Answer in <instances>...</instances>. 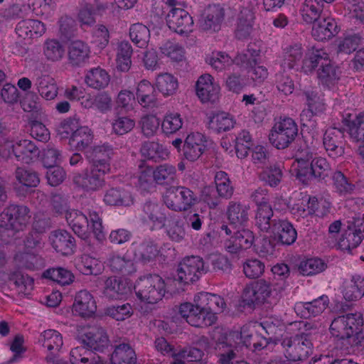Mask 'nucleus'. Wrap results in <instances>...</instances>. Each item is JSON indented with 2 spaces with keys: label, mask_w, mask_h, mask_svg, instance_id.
<instances>
[{
  "label": "nucleus",
  "mask_w": 364,
  "mask_h": 364,
  "mask_svg": "<svg viewBox=\"0 0 364 364\" xmlns=\"http://www.w3.org/2000/svg\"><path fill=\"white\" fill-rule=\"evenodd\" d=\"M292 170L299 180L306 183L311 178L322 180L328 177L331 173V166L326 158H314L311 152L304 150L294 161Z\"/></svg>",
  "instance_id": "1"
},
{
  "label": "nucleus",
  "mask_w": 364,
  "mask_h": 364,
  "mask_svg": "<svg viewBox=\"0 0 364 364\" xmlns=\"http://www.w3.org/2000/svg\"><path fill=\"white\" fill-rule=\"evenodd\" d=\"M39 155V149L29 139L8 138L0 144V156L6 160L15 158L19 162L29 164Z\"/></svg>",
  "instance_id": "2"
},
{
  "label": "nucleus",
  "mask_w": 364,
  "mask_h": 364,
  "mask_svg": "<svg viewBox=\"0 0 364 364\" xmlns=\"http://www.w3.org/2000/svg\"><path fill=\"white\" fill-rule=\"evenodd\" d=\"M156 350L163 355L171 356V364H203L201 360L204 353L200 348L193 346H178L175 348L164 337L156 338L154 342Z\"/></svg>",
  "instance_id": "3"
},
{
  "label": "nucleus",
  "mask_w": 364,
  "mask_h": 364,
  "mask_svg": "<svg viewBox=\"0 0 364 364\" xmlns=\"http://www.w3.org/2000/svg\"><path fill=\"white\" fill-rule=\"evenodd\" d=\"M137 298L148 304L161 301L166 293V284L158 274H148L139 277L134 285Z\"/></svg>",
  "instance_id": "4"
},
{
  "label": "nucleus",
  "mask_w": 364,
  "mask_h": 364,
  "mask_svg": "<svg viewBox=\"0 0 364 364\" xmlns=\"http://www.w3.org/2000/svg\"><path fill=\"white\" fill-rule=\"evenodd\" d=\"M363 324L360 314H347L335 318L330 326L331 335L339 339L353 338L354 342L360 341Z\"/></svg>",
  "instance_id": "5"
},
{
  "label": "nucleus",
  "mask_w": 364,
  "mask_h": 364,
  "mask_svg": "<svg viewBox=\"0 0 364 364\" xmlns=\"http://www.w3.org/2000/svg\"><path fill=\"white\" fill-rule=\"evenodd\" d=\"M298 134V126L290 117L280 118L272 127L269 139L278 149L288 147Z\"/></svg>",
  "instance_id": "6"
},
{
  "label": "nucleus",
  "mask_w": 364,
  "mask_h": 364,
  "mask_svg": "<svg viewBox=\"0 0 364 364\" xmlns=\"http://www.w3.org/2000/svg\"><path fill=\"white\" fill-rule=\"evenodd\" d=\"M164 205L174 211H185L197 201L196 194L185 186H170L162 196Z\"/></svg>",
  "instance_id": "7"
},
{
  "label": "nucleus",
  "mask_w": 364,
  "mask_h": 364,
  "mask_svg": "<svg viewBox=\"0 0 364 364\" xmlns=\"http://www.w3.org/2000/svg\"><path fill=\"white\" fill-rule=\"evenodd\" d=\"M31 218L26 205H10L0 214V227L14 232L23 231Z\"/></svg>",
  "instance_id": "8"
},
{
  "label": "nucleus",
  "mask_w": 364,
  "mask_h": 364,
  "mask_svg": "<svg viewBox=\"0 0 364 364\" xmlns=\"http://www.w3.org/2000/svg\"><path fill=\"white\" fill-rule=\"evenodd\" d=\"M282 346L284 349V356L291 362L303 360L311 353L312 343L307 334L296 335L294 337L284 338Z\"/></svg>",
  "instance_id": "9"
},
{
  "label": "nucleus",
  "mask_w": 364,
  "mask_h": 364,
  "mask_svg": "<svg viewBox=\"0 0 364 364\" xmlns=\"http://www.w3.org/2000/svg\"><path fill=\"white\" fill-rule=\"evenodd\" d=\"M109 173L102 169L90 165L81 172L73 176L74 185L85 192L92 193L102 189L105 185V176Z\"/></svg>",
  "instance_id": "10"
},
{
  "label": "nucleus",
  "mask_w": 364,
  "mask_h": 364,
  "mask_svg": "<svg viewBox=\"0 0 364 364\" xmlns=\"http://www.w3.org/2000/svg\"><path fill=\"white\" fill-rule=\"evenodd\" d=\"M171 215L163 205L149 201L144 204L140 218L151 230H156L165 226Z\"/></svg>",
  "instance_id": "11"
},
{
  "label": "nucleus",
  "mask_w": 364,
  "mask_h": 364,
  "mask_svg": "<svg viewBox=\"0 0 364 364\" xmlns=\"http://www.w3.org/2000/svg\"><path fill=\"white\" fill-rule=\"evenodd\" d=\"M204 272L202 258L197 256L187 257L178 265L176 280L184 284L192 283L197 281Z\"/></svg>",
  "instance_id": "12"
},
{
  "label": "nucleus",
  "mask_w": 364,
  "mask_h": 364,
  "mask_svg": "<svg viewBox=\"0 0 364 364\" xmlns=\"http://www.w3.org/2000/svg\"><path fill=\"white\" fill-rule=\"evenodd\" d=\"M179 313L188 323L194 327L203 328L215 323L214 316L210 314L205 315L197 302L181 304L179 306Z\"/></svg>",
  "instance_id": "13"
},
{
  "label": "nucleus",
  "mask_w": 364,
  "mask_h": 364,
  "mask_svg": "<svg viewBox=\"0 0 364 364\" xmlns=\"http://www.w3.org/2000/svg\"><path fill=\"white\" fill-rule=\"evenodd\" d=\"M166 24L180 35H188L193 31V20L189 13L181 8H172L166 16Z\"/></svg>",
  "instance_id": "14"
},
{
  "label": "nucleus",
  "mask_w": 364,
  "mask_h": 364,
  "mask_svg": "<svg viewBox=\"0 0 364 364\" xmlns=\"http://www.w3.org/2000/svg\"><path fill=\"white\" fill-rule=\"evenodd\" d=\"M364 238V222L357 220L350 223L340 237L338 247L348 252L358 247Z\"/></svg>",
  "instance_id": "15"
},
{
  "label": "nucleus",
  "mask_w": 364,
  "mask_h": 364,
  "mask_svg": "<svg viewBox=\"0 0 364 364\" xmlns=\"http://www.w3.org/2000/svg\"><path fill=\"white\" fill-rule=\"evenodd\" d=\"M269 282L259 279L247 284L242 293L243 301L248 306L264 303L272 294Z\"/></svg>",
  "instance_id": "16"
},
{
  "label": "nucleus",
  "mask_w": 364,
  "mask_h": 364,
  "mask_svg": "<svg viewBox=\"0 0 364 364\" xmlns=\"http://www.w3.org/2000/svg\"><path fill=\"white\" fill-rule=\"evenodd\" d=\"M78 336L82 343L92 350L101 351L109 346L107 333L100 326L84 328Z\"/></svg>",
  "instance_id": "17"
},
{
  "label": "nucleus",
  "mask_w": 364,
  "mask_h": 364,
  "mask_svg": "<svg viewBox=\"0 0 364 364\" xmlns=\"http://www.w3.org/2000/svg\"><path fill=\"white\" fill-rule=\"evenodd\" d=\"M196 92L203 103L215 102L218 100L220 87L210 74L200 75L196 83Z\"/></svg>",
  "instance_id": "18"
},
{
  "label": "nucleus",
  "mask_w": 364,
  "mask_h": 364,
  "mask_svg": "<svg viewBox=\"0 0 364 364\" xmlns=\"http://www.w3.org/2000/svg\"><path fill=\"white\" fill-rule=\"evenodd\" d=\"M114 149L108 143L93 146L86 153V157L90 165L102 169V171L110 173V161L114 155Z\"/></svg>",
  "instance_id": "19"
},
{
  "label": "nucleus",
  "mask_w": 364,
  "mask_h": 364,
  "mask_svg": "<svg viewBox=\"0 0 364 364\" xmlns=\"http://www.w3.org/2000/svg\"><path fill=\"white\" fill-rule=\"evenodd\" d=\"M343 139L344 133L341 129L329 127L326 130L323 144L330 157L338 158L344 154Z\"/></svg>",
  "instance_id": "20"
},
{
  "label": "nucleus",
  "mask_w": 364,
  "mask_h": 364,
  "mask_svg": "<svg viewBox=\"0 0 364 364\" xmlns=\"http://www.w3.org/2000/svg\"><path fill=\"white\" fill-rule=\"evenodd\" d=\"M206 136L199 132L189 134L184 141L183 156L190 161L198 160L207 147Z\"/></svg>",
  "instance_id": "21"
},
{
  "label": "nucleus",
  "mask_w": 364,
  "mask_h": 364,
  "mask_svg": "<svg viewBox=\"0 0 364 364\" xmlns=\"http://www.w3.org/2000/svg\"><path fill=\"white\" fill-rule=\"evenodd\" d=\"M97 311V302L93 295L87 290L79 291L75 296L73 311L83 318H90Z\"/></svg>",
  "instance_id": "22"
},
{
  "label": "nucleus",
  "mask_w": 364,
  "mask_h": 364,
  "mask_svg": "<svg viewBox=\"0 0 364 364\" xmlns=\"http://www.w3.org/2000/svg\"><path fill=\"white\" fill-rule=\"evenodd\" d=\"M91 55L89 45L82 40L71 41L68 46V60L73 67H81L86 64Z\"/></svg>",
  "instance_id": "23"
},
{
  "label": "nucleus",
  "mask_w": 364,
  "mask_h": 364,
  "mask_svg": "<svg viewBox=\"0 0 364 364\" xmlns=\"http://www.w3.org/2000/svg\"><path fill=\"white\" fill-rule=\"evenodd\" d=\"M330 60L329 54L322 48L311 46L308 48L302 60L301 70L305 74H311L318 66H323Z\"/></svg>",
  "instance_id": "24"
},
{
  "label": "nucleus",
  "mask_w": 364,
  "mask_h": 364,
  "mask_svg": "<svg viewBox=\"0 0 364 364\" xmlns=\"http://www.w3.org/2000/svg\"><path fill=\"white\" fill-rule=\"evenodd\" d=\"M194 302H197L199 307L203 309L205 315L212 314L217 320L216 314L222 312L225 307V302L221 296L208 292H200L194 296Z\"/></svg>",
  "instance_id": "25"
},
{
  "label": "nucleus",
  "mask_w": 364,
  "mask_h": 364,
  "mask_svg": "<svg viewBox=\"0 0 364 364\" xmlns=\"http://www.w3.org/2000/svg\"><path fill=\"white\" fill-rule=\"evenodd\" d=\"M137 102L144 108L153 109L158 106L159 102L155 87L147 80L139 81L135 88Z\"/></svg>",
  "instance_id": "26"
},
{
  "label": "nucleus",
  "mask_w": 364,
  "mask_h": 364,
  "mask_svg": "<svg viewBox=\"0 0 364 364\" xmlns=\"http://www.w3.org/2000/svg\"><path fill=\"white\" fill-rule=\"evenodd\" d=\"M131 291V286L122 278L108 277L105 282L103 294L112 300L122 299Z\"/></svg>",
  "instance_id": "27"
},
{
  "label": "nucleus",
  "mask_w": 364,
  "mask_h": 364,
  "mask_svg": "<svg viewBox=\"0 0 364 364\" xmlns=\"http://www.w3.org/2000/svg\"><path fill=\"white\" fill-rule=\"evenodd\" d=\"M328 298L323 295L309 302H300L296 304V313L304 318H310L320 315L328 304Z\"/></svg>",
  "instance_id": "28"
},
{
  "label": "nucleus",
  "mask_w": 364,
  "mask_h": 364,
  "mask_svg": "<svg viewBox=\"0 0 364 364\" xmlns=\"http://www.w3.org/2000/svg\"><path fill=\"white\" fill-rule=\"evenodd\" d=\"M312 23L314 25L311 35L318 41L328 40L338 33L337 23L332 18L326 17L322 20L318 19Z\"/></svg>",
  "instance_id": "29"
},
{
  "label": "nucleus",
  "mask_w": 364,
  "mask_h": 364,
  "mask_svg": "<svg viewBox=\"0 0 364 364\" xmlns=\"http://www.w3.org/2000/svg\"><path fill=\"white\" fill-rule=\"evenodd\" d=\"M16 33L23 39L38 38L46 31L45 24L36 19H26L19 21L16 26Z\"/></svg>",
  "instance_id": "30"
},
{
  "label": "nucleus",
  "mask_w": 364,
  "mask_h": 364,
  "mask_svg": "<svg viewBox=\"0 0 364 364\" xmlns=\"http://www.w3.org/2000/svg\"><path fill=\"white\" fill-rule=\"evenodd\" d=\"M103 200L109 205L128 207L134 204V197L124 188H111L105 192Z\"/></svg>",
  "instance_id": "31"
},
{
  "label": "nucleus",
  "mask_w": 364,
  "mask_h": 364,
  "mask_svg": "<svg viewBox=\"0 0 364 364\" xmlns=\"http://www.w3.org/2000/svg\"><path fill=\"white\" fill-rule=\"evenodd\" d=\"M255 16L252 9L243 8L240 10L236 22L235 36L239 39L249 37L255 25Z\"/></svg>",
  "instance_id": "32"
},
{
  "label": "nucleus",
  "mask_w": 364,
  "mask_h": 364,
  "mask_svg": "<svg viewBox=\"0 0 364 364\" xmlns=\"http://www.w3.org/2000/svg\"><path fill=\"white\" fill-rule=\"evenodd\" d=\"M50 240L56 252L63 255H69L73 252L75 239L67 231H54L51 233Z\"/></svg>",
  "instance_id": "33"
},
{
  "label": "nucleus",
  "mask_w": 364,
  "mask_h": 364,
  "mask_svg": "<svg viewBox=\"0 0 364 364\" xmlns=\"http://www.w3.org/2000/svg\"><path fill=\"white\" fill-rule=\"evenodd\" d=\"M65 219L73 232L80 238L86 240L88 237V219L80 211L71 210L67 211Z\"/></svg>",
  "instance_id": "34"
},
{
  "label": "nucleus",
  "mask_w": 364,
  "mask_h": 364,
  "mask_svg": "<svg viewBox=\"0 0 364 364\" xmlns=\"http://www.w3.org/2000/svg\"><path fill=\"white\" fill-rule=\"evenodd\" d=\"M224 9L220 6H209L200 21L201 28L205 31H218L224 19Z\"/></svg>",
  "instance_id": "35"
},
{
  "label": "nucleus",
  "mask_w": 364,
  "mask_h": 364,
  "mask_svg": "<svg viewBox=\"0 0 364 364\" xmlns=\"http://www.w3.org/2000/svg\"><path fill=\"white\" fill-rule=\"evenodd\" d=\"M170 240L181 242L186 238V232L183 219L176 215H171L163 228Z\"/></svg>",
  "instance_id": "36"
},
{
  "label": "nucleus",
  "mask_w": 364,
  "mask_h": 364,
  "mask_svg": "<svg viewBox=\"0 0 364 364\" xmlns=\"http://www.w3.org/2000/svg\"><path fill=\"white\" fill-rule=\"evenodd\" d=\"M342 292L346 301L360 299L364 295V278L360 275H353L350 279L343 283Z\"/></svg>",
  "instance_id": "37"
},
{
  "label": "nucleus",
  "mask_w": 364,
  "mask_h": 364,
  "mask_svg": "<svg viewBox=\"0 0 364 364\" xmlns=\"http://www.w3.org/2000/svg\"><path fill=\"white\" fill-rule=\"evenodd\" d=\"M316 209L317 200L310 197L299 198L290 207L291 213L296 220L313 215Z\"/></svg>",
  "instance_id": "38"
},
{
  "label": "nucleus",
  "mask_w": 364,
  "mask_h": 364,
  "mask_svg": "<svg viewBox=\"0 0 364 364\" xmlns=\"http://www.w3.org/2000/svg\"><path fill=\"white\" fill-rule=\"evenodd\" d=\"M110 77L108 73L100 67L91 68L87 71L85 77L87 86L100 90L106 87L109 82Z\"/></svg>",
  "instance_id": "39"
},
{
  "label": "nucleus",
  "mask_w": 364,
  "mask_h": 364,
  "mask_svg": "<svg viewBox=\"0 0 364 364\" xmlns=\"http://www.w3.org/2000/svg\"><path fill=\"white\" fill-rule=\"evenodd\" d=\"M35 85L39 95L46 100H51L58 95L55 80L48 75H42L36 79Z\"/></svg>",
  "instance_id": "40"
},
{
  "label": "nucleus",
  "mask_w": 364,
  "mask_h": 364,
  "mask_svg": "<svg viewBox=\"0 0 364 364\" xmlns=\"http://www.w3.org/2000/svg\"><path fill=\"white\" fill-rule=\"evenodd\" d=\"M155 86L164 97L174 95L178 88L177 78L171 73H162L156 77Z\"/></svg>",
  "instance_id": "41"
},
{
  "label": "nucleus",
  "mask_w": 364,
  "mask_h": 364,
  "mask_svg": "<svg viewBox=\"0 0 364 364\" xmlns=\"http://www.w3.org/2000/svg\"><path fill=\"white\" fill-rule=\"evenodd\" d=\"M176 168L174 165L164 163L154 168V182L160 186H170L176 179Z\"/></svg>",
  "instance_id": "42"
},
{
  "label": "nucleus",
  "mask_w": 364,
  "mask_h": 364,
  "mask_svg": "<svg viewBox=\"0 0 364 364\" xmlns=\"http://www.w3.org/2000/svg\"><path fill=\"white\" fill-rule=\"evenodd\" d=\"M274 230L279 241L287 245L293 244L297 237V232L293 225L287 220H279L274 225Z\"/></svg>",
  "instance_id": "43"
},
{
  "label": "nucleus",
  "mask_w": 364,
  "mask_h": 364,
  "mask_svg": "<svg viewBox=\"0 0 364 364\" xmlns=\"http://www.w3.org/2000/svg\"><path fill=\"white\" fill-rule=\"evenodd\" d=\"M136 356L130 345L121 343L116 346L111 357L112 364H136Z\"/></svg>",
  "instance_id": "44"
},
{
  "label": "nucleus",
  "mask_w": 364,
  "mask_h": 364,
  "mask_svg": "<svg viewBox=\"0 0 364 364\" xmlns=\"http://www.w3.org/2000/svg\"><path fill=\"white\" fill-rule=\"evenodd\" d=\"M93 134L86 126H80L69 139V145L77 151H84L92 143Z\"/></svg>",
  "instance_id": "45"
},
{
  "label": "nucleus",
  "mask_w": 364,
  "mask_h": 364,
  "mask_svg": "<svg viewBox=\"0 0 364 364\" xmlns=\"http://www.w3.org/2000/svg\"><path fill=\"white\" fill-rule=\"evenodd\" d=\"M134 255L136 259L143 262H149L154 259L159 251L156 245L151 241L133 244Z\"/></svg>",
  "instance_id": "46"
},
{
  "label": "nucleus",
  "mask_w": 364,
  "mask_h": 364,
  "mask_svg": "<svg viewBox=\"0 0 364 364\" xmlns=\"http://www.w3.org/2000/svg\"><path fill=\"white\" fill-rule=\"evenodd\" d=\"M236 124L233 115L225 112H220L213 114L210 119V127L217 132H226L232 129Z\"/></svg>",
  "instance_id": "47"
},
{
  "label": "nucleus",
  "mask_w": 364,
  "mask_h": 364,
  "mask_svg": "<svg viewBox=\"0 0 364 364\" xmlns=\"http://www.w3.org/2000/svg\"><path fill=\"white\" fill-rule=\"evenodd\" d=\"M65 48L57 39H46L43 45V53L46 59L50 62L60 61L65 55Z\"/></svg>",
  "instance_id": "48"
},
{
  "label": "nucleus",
  "mask_w": 364,
  "mask_h": 364,
  "mask_svg": "<svg viewBox=\"0 0 364 364\" xmlns=\"http://www.w3.org/2000/svg\"><path fill=\"white\" fill-rule=\"evenodd\" d=\"M132 52V47L128 41H123L117 44L116 63L118 70L122 72H127L129 70L132 64L131 56Z\"/></svg>",
  "instance_id": "49"
},
{
  "label": "nucleus",
  "mask_w": 364,
  "mask_h": 364,
  "mask_svg": "<svg viewBox=\"0 0 364 364\" xmlns=\"http://www.w3.org/2000/svg\"><path fill=\"white\" fill-rule=\"evenodd\" d=\"M249 207L240 203L230 202L227 208V216L231 224L241 225L248 220Z\"/></svg>",
  "instance_id": "50"
},
{
  "label": "nucleus",
  "mask_w": 364,
  "mask_h": 364,
  "mask_svg": "<svg viewBox=\"0 0 364 364\" xmlns=\"http://www.w3.org/2000/svg\"><path fill=\"white\" fill-rule=\"evenodd\" d=\"M323 4L319 0H305L300 10L301 18L306 23H312L319 18Z\"/></svg>",
  "instance_id": "51"
},
{
  "label": "nucleus",
  "mask_w": 364,
  "mask_h": 364,
  "mask_svg": "<svg viewBox=\"0 0 364 364\" xmlns=\"http://www.w3.org/2000/svg\"><path fill=\"white\" fill-rule=\"evenodd\" d=\"M347 132L350 140L353 142L364 141V112H360L347 124Z\"/></svg>",
  "instance_id": "52"
},
{
  "label": "nucleus",
  "mask_w": 364,
  "mask_h": 364,
  "mask_svg": "<svg viewBox=\"0 0 364 364\" xmlns=\"http://www.w3.org/2000/svg\"><path fill=\"white\" fill-rule=\"evenodd\" d=\"M162 58H166L172 62H181L185 58L184 48L179 43L168 41L159 48Z\"/></svg>",
  "instance_id": "53"
},
{
  "label": "nucleus",
  "mask_w": 364,
  "mask_h": 364,
  "mask_svg": "<svg viewBox=\"0 0 364 364\" xmlns=\"http://www.w3.org/2000/svg\"><path fill=\"white\" fill-rule=\"evenodd\" d=\"M129 35L131 41L139 48L146 47L150 39L149 29L140 23L130 26Z\"/></svg>",
  "instance_id": "54"
},
{
  "label": "nucleus",
  "mask_w": 364,
  "mask_h": 364,
  "mask_svg": "<svg viewBox=\"0 0 364 364\" xmlns=\"http://www.w3.org/2000/svg\"><path fill=\"white\" fill-rule=\"evenodd\" d=\"M141 152L145 157L155 161L165 160L169 156L168 149L155 141L144 143L141 148Z\"/></svg>",
  "instance_id": "55"
},
{
  "label": "nucleus",
  "mask_w": 364,
  "mask_h": 364,
  "mask_svg": "<svg viewBox=\"0 0 364 364\" xmlns=\"http://www.w3.org/2000/svg\"><path fill=\"white\" fill-rule=\"evenodd\" d=\"M77 267L83 274L97 275L102 270V264L97 259L88 255H83L77 263Z\"/></svg>",
  "instance_id": "56"
},
{
  "label": "nucleus",
  "mask_w": 364,
  "mask_h": 364,
  "mask_svg": "<svg viewBox=\"0 0 364 364\" xmlns=\"http://www.w3.org/2000/svg\"><path fill=\"white\" fill-rule=\"evenodd\" d=\"M304 55L301 44L295 43L288 46L284 53L282 66L289 69L294 68L299 64Z\"/></svg>",
  "instance_id": "57"
},
{
  "label": "nucleus",
  "mask_w": 364,
  "mask_h": 364,
  "mask_svg": "<svg viewBox=\"0 0 364 364\" xmlns=\"http://www.w3.org/2000/svg\"><path fill=\"white\" fill-rule=\"evenodd\" d=\"M317 74L321 82L328 87L334 84L339 78L338 68L331 59L328 60L327 63L318 68Z\"/></svg>",
  "instance_id": "58"
},
{
  "label": "nucleus",
  "mask_w": 364,
  "mask_h": 364,
  "mask_svg": "<svg viewBox=\"0 0 364 364\" xmlns=\"http://www.w3.org/2000/svg\"><path fill=\"white\" fill-rule=\"evenodd\" d=\"M43 276L61 285H68L74 280L73 274L63 267L48 269L43 272Z\"/></svg>",
  "instance_id": "59"
},
{
  "label": "nucleus",
  "mask_w": 364,
  "mask_h": 364,
  "mask_svg": "<svg viewBox=\"0 0 364 364\" xmlns=\"http://www.w3.org/2000/svg\"><path fill=\"white\" fill-rule=\"evenodd\" d=\"M273 216L272 206L263 203L257 207L255 215V224L263 232H267L271 227V218Z\"/></svg>",
  "instance_id": "60"
},
{
  "label": "nucleus",
  "mask_w": 364,
  "mask_h": 364,
  "mask_svg": "<svg viewBox=\"0 0 364 364\" xmlns=\"http://www.w3.org/2000/svg\"><path fill=\"white\" fill-rule=\"evenodd\" d=\"M105 314L116 321H122L133 315L134 309L129 303L112 305L105 309Z\"/></svg>",
  "instance_id": "61"
},
{
  "label": "nucleus",
  "mask_w": 364,
  "mask_h": 364,
  "mask_svg": "<svg viewBox=\"0 0 364 364\" xmlns=\"http://www.w3.org/2000/svg\"><path fill=\"white\" fill-rule=\"evenodd\" d=\"M183 122L180 114L173 112H167L161 122L163 132L168 135L178 132L183 126Z\"/></svg>",
  "instance_id": "62"
},
{
  "label": "nucleus",
  "mask_w": 364,
  "mask_h": 364,
  "mask_svg": "<svg viewBox=\"0 0 364 364\" xmlns=\"http://www.w3.org/2000/svg\"><path fill=\"white\" fill-rule=\"evenodd\" d=\"M41 337L43 338V346L49 351L58 352L63 344L61 334L53 329L44 331Z\"/></svg>",
  "instance_id": "63"
},
{
  "label": "nucleus",
  "mask_w": 364,
  "mask_h": 364,
  "mask_svg": "<svg viewBox=\"0 0 364 364\" xmlns=\"http://www.w3.org/2000/svg\"><path fill=\"white\" fill-rule=\"evenodd\" d=\"M206 62L215 70L222 71L233 63V60L227 53L215 51L206 58Z\"/></svg>",
  "instance_id": "64"
}]
</instances>
